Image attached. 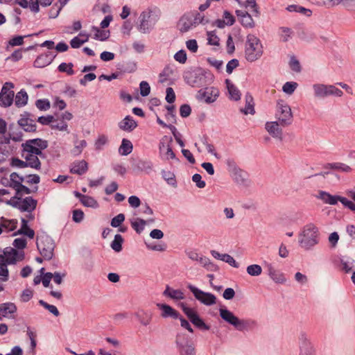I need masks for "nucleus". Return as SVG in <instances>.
<instances>
[{
  "instance_id": "f257e3e1",
  "label": "nucleus",
  "mask_w": 355,
  "mask_h": 355,
  "mask_svg": "<svg viewBox=\"0 0 355 355\" xmlns=\"http://www.w3.org/2000/svg\"><path fill=\"white\" fill-rule=\"evenodd\" d=\"M47 141L41 139H30L23 144L22 157L26 164L35 169H40L39 157H42V150L47 147Z\"/></svg>"
},
{
  "instance_id": "f03ea898",
  "label": "nucleus",
  "mask_w": 355,
  "mask_h": 355,
  "mask_svg": "<svg viewBox=\"0 0 355 355\" xmlns=\"http://www.w3.org/2000/svg\"><path fill=\"white\" fill-rule=\"evenodd\" d=\"M184 78L187 84L191 87H202L210 84L213 75L204 68H191L184 72Z\"/></svg>"
},
{
  "instance_id": "7ed1b4c3",
  "label": "nucleus",
  "mask_w": 355,
  "mask_h": 355,
  "mask_svg": "<svg viewBox=\"0 0 355 355\" xmlns=\"http://www.w3.org/2000/svg\"><path fill=\"white\" fill-rule=\"evenodd\" d=\"M209 20L205 18L197 11H191L184 13L179 19L178 23V30L184 33H187L193 28L196 27L198 24H206Z\"/></svg>"
},
{
  "instance_id": "20e7f679",
  "label": "nucleus",
  "mask_w": 355,
  "mask_h": 355,
  "mask_svg": "<svg viewBox=\"0 0 355 355\" xmlns=\"http://www.w3.org/2000/svg\"><path fill=\"white\" fill-rule=\"evenodd\" d=\"M299 242L302 248L309 250L319 242L318 228L313 223L306 225L300 236Z\"/></svg>"
},
{
  "instance_id": "39448f33",
  "label": "nucleus",
  "mask_w": 355,
  "mask_h": 355,
  "mask_svg": "<svg viewBox=\"0 0 355 355\" xmlns=\"http://www.w3.org/2000/svg\"><path fill=\"white\" fill-rule=\"evenodd\" d=\"M263 54V46L260 40L252 34L247 36L245 55L247 60L253 62L259 59Z\"/></svg>"
},
{
  "instance_id": "423d86ee",
  "label": "nucleus",
  "mask_w": 355,
  "mask_h": 355,
  "mask_svg": "<svg viewBox=\"0 0 355 355\" xmlns=\"http://www.w3.org/2000/svg\"><path fill=\"white\" fill-rule=\"evenodd\" d=\"M37 247L42 257H37L36 260L42 263V259L50 260L53 255L55 243L53 239L46 234L38 236L37 238Z\"/></svg>"
},
{
  "instance_id": "0eeeda50",
  "label": "nucleus",
  "mask_w": 355,
  "mask_h": 355,
  "mask_svg": "<svg viewBox=\"0 0 355 355\" xmlns=\"http://www.w3.org/2000/svg\"><path fill=\"white\" fill-rule=\"evenodd\" d=\"M318 198L320 199L324 203L331 205H336L338 202H340L342 205L355 213V203L349 200L345 197L340 196H334L328 192L320 191L318 192Z\"/></svg>"
},
{
  "instance_id": "6e6552de",
  "label": "nucleus",
  "mask_w": 355,
  "mask_h": 355,
  "mask_svg": "<svg viewBox=\"0 0 355 355\" xmlns=\"http://www.w3.org/2000/svg\"><path fill=\"white\" fill-rule=\"evenodd\" d=\"M220 315L225 321L233 325L239 331L248 329L254 323V322L251 320H242L239 319L230 311L226 309H220Z\"/></svg>"
},
{
  "instance_id": "1a4fd4ad",
  "label": "nucleus",
  "mask_w": 355,
  "mask_h": 355,
  "mask_svg": "<svg viewBox=\"0 0 355 355\" xmlns=\"http://www.w3.org/2000/svg\"><path fill=\"white\" fill-rule=\"evenodd\" d=\"M178 306L180 307L184 314L188 317L190 321L198 328L209 330V326L206 324L204 321L199 317L197 311L195 308H190L187 306L185 302H181L178 304Z\"/></svg>"
},
{
  "instance_id": "9d476101",
  "label": "nucleus",
  "mask_w": 355,
  "mask_h": 355,
  "mask_svg": "<svg viewBox=\"0 0 355 355\" xmlns=\"http://www.w3.org/2000/svg\"><path fill=\"white\" fill-rule=\"evenodd\" d=\"M314 95L316 97L324 98L327 96L335 95L341 96L343 92L334 85H326L323 84H314L313 85Z\"/></svg>"
},
{
  "instance_id": "9b49d317",
  "label": "nucleus",
  "mask_w": 355,
  "mask_h": 355,
  "mask_svg": "<svg viewBox=\"0 0 355 355\" xmlns=\"http://www.w3.org/2000/svg\"><path fill=\"white\" fill-rule=\"evenodd\" d=\"M21 197L16 196L10 199V203L24 211L31 212L35 209L37 206V201L35 200L31 197H27L24 199H21Z\"/></svg>"
},
{
  "instance_id": "f8f14e48",
  "label": "nucleus",
  "mask_w": 355,
  "mask_h": 355,
  "mask_svg": "<svg viewBox=\"0 0 355 355\" xmlns=\"http://www.w3.org/2000/svg\"><path fill=\"white\" fill-rule=\"evenodd\" d=\"M24 181V179L16 173H12L10 175L9 185L15 190L17 196H22L30 193V189L22 184Z\"/></svg>"
},
{
  "instance_id": "ddd939ff",
  "label": "nucleus",
  "mask_w": 355,
  "mask_h": 355,
  "mask_svg": "<svg viewBox=\"0 0 355 355\" xmlns=\"http://www.w3.org/2000/svg\"><path fill=\"white\" fill-rule=\"evenodd\" d=\"M188 288L193 294L195 297L201 303L207 306L216 304V297L214 295L209 293H205L191 284L188 286Z\"/></svg>"
},
{
  "instance_id": "4468645a",
  "label": "nucleus",
  "mask_w": 355,
  "mask_h": 355,
  "mask_svg": "<svg viewBox=\"0 0 355 355\" xmlns=\"http://www.w3.org/2000/svg\"><path fill=\"white\" fill-rule=\"evenodd\" d=\"M276 117L281 125H285L291 123L292 114L290 107L286 104L278 103Z\"/></svg>"
},
{
  "instance_id": "2eb2a0df",
  "label": "nucleus",
  "mask_w": 355,
  "mask_h": 355,
  "mask_svg": "<svg viewBox=\"0 0 355 355\" xmlns=\"http://www.w3.org/2000/svg\"><path fill=\"white\" fill-rule=\"evenodd\" d=\"M176 343L180 348V355H194V348L190 344L191 340L185 334H178Z\"/></svg>"
},
{
  "instance_id": "dca6fc26",
  "label": "nucleus",
  "mask_w": 355,
  "mask_h": 355,
  "mask_svg": "<svg viewBox=\"0 0 355 355\" xmlns=\"http://www.w3.org/2000/svg\"><path fill=\"white\" fill-rule=\"evenodd\" d=\"M24 258V254L22 251H17L13 248L6 250L3 255L0 256V261L6 264L15 263L17 261H22Z\"/></svg>"
},
{
  "instance_id": "f3484780",
  "label": "nucleus",
  "mask_w": 355,
  "mask_h": 355,
  "mask_svg": "<svg viewBox=\"0 0 355 355\" xmlns=\"http://www.w3.org/2000/svg\"><path fill=\"white\" fill-rule=\"evenodd\" d=\"M151 10L143 11L139 16V24L138 25V30L142 33H149L153 28L154 23L152 24L150 21L151 17Z\"/></svg>"
},
{
  "instance_id": "a211bd4d",
  "label": "nucleus",
  "mask_w": 355,
  "mask_h": 355,
  "mask_svg": "<svg viewBox=\"0 0 355 355\" xmlns=\"http://www.w3.org/2000/svg\"><path fill=\"white\" fill-rule=\"evenodd\" d=\"M8 87H12V84L6 83L0 94V103L5 107L10 106L13 102L14 92L10 90Z\"/></svg>"
},
{
  "instance_id": "6ab92c4d",
  "label": "nucleus",
  "mask_w": 355,
  "mask_h": 355,
  "mask_svg": "<svg viewBox=\"0 0 355 355\" xmlns=\"http://www.w3.org/2000/svg\"><path fill=\"white\" fill-rule=\"evenodd\" d=\"M56 57L55 51H48L40 55L34 62L33 67H47Z\"/></svg>"
},
{
  "instance_id": "aec40b11",
  "label": "nucleus",
  "mask_w": 355,
  "mask_h": 355,
  "mask_svg": "<svg viewBox=\"0 0 355 355\" xmlns=\"http://www.w3.org/2000/svg\"><path fill=\"white\" fill-rule=\"evenodd\" d=\"M199 95L206 103H213L218 96L219 91L215 87H206L199 91Z\"/></svg>"
},
{
  "instance_id": "412c9836",
  "label": "nucleus",
  "mask_w": 355,
  "mask_h": 355,
  "mask_svg": "<svg viewBox=\"0 0 355 355\" xmlns=\"http://www.w3.org/2000/svg\"><path fill=\"white\" fill-rule=\"evenodd\" d=\"M265 267L268 270V275L274 282L277 284H284L286 282V279L284 274L280 270L275 269L271 263H266Z\"/></svg>"
},
{
  "instance_id": "4be33fe9",
  "label": "nucleus",
  "mask_w": 355,
  "mask_h": 355,
  "mask_svg": "<svg viewBox=\"0 0 355 355\" xmlns=\"http://www.w3.org/2000/svg\"><path fill=\"white\" fill-rule=\"evenodd\" d=\"M235 12L242 26L246 28H253L254 26V21L248 12L236 10Z\"/></svg>"
},
{
  "instance_id": "5701e85b",
  "label": "nucleus",
  "mask_w": 355,
  "mask_h": 355,
  "mask_svg": "<svg viewBox=\"0 0 355 355\" xmlns=\"http://www.w3.org/2000/svg\"><path fill=\"white\" fill-rule=\"evenodd\" d=\"M36 118H31L30 116L21 118L18 123L26 132H35L37 128Z\"/></svg>"
},
{
  "instance_id": "b1692460",
  "label": "nucleus",
  "mask_w": 355,
  "mask_h": 355,
  "mask_svg": "<svg viewBox=\"0 0 355 355\" xmlns=\"http://www.w3.org/2000/svg\"><path fill=\"white\" fill-rule=\"evenodd\" d=\"M157 306L162 311V316L164 318L171 317L177 319L180 317V313L171 306L164 304H157Z\"/></svg>"
},
{
  "instance_id": "393cba45",
  "label": "nucleus",
  "mask_w": 355,
  "mask_h": 355,
  "mask_svg": "<svg viewBox=\"0 0 355 355\" xmlns=\"http://www.w3.org/2000/svg\"><path fill=\"white\" fill-rule=\"evenodd\" d=\"M164 295L169 297L174 300H182L185 298V295L183 291L180 289H173L168 286H166L164 291Z\"/></svg>"
},
{
  "instance_id": "a878e982",
  "label": "nucleus",
  "mask_w": 355,
  "mask_h": 355,
  "mask_svg": "<svg viewBox=\"0 0 355 355\" xmlns=\"http://www.w3.org/2000/svg\"><path fill=\"white\" fill-rule=\"evenodd\" d=\"M17 220L16 219H8L4 217L0 218V225L5 232H9L15 230L17 227Z\"/></svg>"
},
{
  "instance_id": "bb28decb",
  "label": "nucleus",
  "mask_w": 355,
  "mask_h": 355,
  "mask_svg": "<svg viewBox=\"0 0 355 355\" xmlns=\"http://www.w3.org/2000/svg\"><path fill=\"white\" fill-rule=\"evenodd\" d=\"M88 169L87 163L85 160L74 162L70 169L71 173L78 175H83L86 173Z\"/></svg>"
},
{
  "instance_id": "cd10ccee",
  "label": "nucleus",
  "mask_w": 355,
  "mask_h": 355,
  "mask_svg": "<svg viewBox=\"0 0 355 355\" xmlns=\"http://www.w3.org/2000/svg\"><path fill=\"white\" fill-rule=\"evenodd\" d=\"M76 196L80 199L81 203L88 207L97 208L98 207V202L92 197L83 195L78 192H76Z\"/></svg>"
},
{
  "instance_id": "c85d7f7f",
  "label": "nucleus",
  "mask_w": 355,
  "mask_h": 355,
  "mask_svg": "<svg viewBox=\"0 0 355 355\" xmlns=\"http://www.w3.org/2000/svg\"><path fill=\"white\" fill-rule=\"evenodd\" d=\"M225 83L230 98L234 101H239L241 98L239 89L229 79H226Z\"/></svg>"
},
{
  "instance_id": "c756f323",
  "label": "nucleus",
  "mask_w": 355,
  "mask_h": 355,
  "mask_svg": "<svg viewBox=\"0 0 355 355\" xmlns=\"http://www.w3.org/2000/svg\"><path fill=\"white\" fill-rule=\"evenodd\" d=\"M137 124L132 117L128 116L123 119L119 123V128L125 131H131L137 127Z\"/></svg>"
},
{
  "instance_id": "7c9ffc66",
  "label": "nucleus",
  "mask_w": 355,
  "mask_h": 355,
  "mask_svg": "<svg viewBox=\"0 0 355 355\" xmlns=\"http://www.w3.org/2000/svg\"><path fill=\"white\" fill-rule=\"evenodd\" d=\"M17 306L14 303L7 302L0 304V315L1 317H8L9 314L15 313Z\"/></svg>"
},
{
  "instance_id": "2f4dec72",
  "label": "nucleus",
  "mask_w": 355,
  "mask_h": 355,
  "mask_svg": "<svg viewBox=\"0 0 355 355\" xmlns=\"http://www.w3.org/2000/svg\"><path fill=\"white\" fill-rule=\"evenodd\" d=\"M10 136L7 132V123L3 120L0 119V144H9Z\"/></svg>"
},
{
  "instance_id": "473e14b6",
  "label": "nucleus",
  "mask_w": 355,
  "mask_h": 355,
  "mask_svg": "<svg viewBox=\"0 0 355 355\" xmlns=\"http://www.w3.org/2000/svg\"><path fill=\"white\" fill-rule=\"evenodd\" d=\"M312 5L324 7L326 8H332L338 6V0H306Z\"/></svg>"
},
{
  "instance_id": "72a5a7b5",
  "label": "nucleus",
  "mask_w": 355,
  "mask_h": 355,
  "mask_svg": "<svg viewBox=\"0 0 355 355\" xmlns=\"http://www.w3.org/2000/svg\"><path fill=\"white\" fill-rule=\"evenodd\" d=\"M245 108L241 109V112L245 114H254V103L253 98L251 95L247 94L245 95Z\"/></svg>"
},
{
  "instance_id": "f704fd0d",
  "label": "nucleus",
  "mask_w": 355,
  "mask_h": 355,
  "mask_svg": "<svg viewBox=\"0 0 355 355\" xmlns=\"http://www.w3.org/2000/svg\"><path fill=\"white\" fill-rule=\"evenodd\" d=\"M132 149L133 146L132 142L127 139H123L119 148V153L121 155H128L132 153Z\"/></svg>"
},
{
  "instance_id": "c9c22d12",
  "label": "nucleus",
  "mask_w": 355,
  "mask_h": 355,
  "mask_svg": "<svg viewBox=\"0 0 355 355\" xmlns=\"http://www.w3.org/2000/svg\"><path fill=\"white\" fill-rule=\"evenodd\" d=\"M266 129L273 137H280L282 135V130L279 127L277 122H268L266 124Z\"/></svg>"
},
{
  "instance_id": "e433bc0d",
  "label": "nucleus",
  "mask_w": 355,
  "mask_h": 355,
  "mask_svg": "<svg viewBox=\"0 0 355 355\" xmlns=\"http://www.w3.org/2000/svg\"><path fill=\"white\" fill-rule=\"evenodd\" d=\"M28 98L27 93L24 90H21L15 96V104L18 107H23L26 105Z\"/></svg>"
},
{
  "instance_id": "4c0bfd02",
  "label": "nucleus",
  "mask_w": 355,
  "mask_h": 355,
  "mask_svg": "<svg viewBox=\"0 0 355 355\" xmlns=\"http://www.w3.org/2000/svg\"><path fill=\"white\" fill-rule=\"evenodd\" d=\"M92 29L95 31V35L94 38L100 41H105L107 40L110 35V31L101 30L99 28L92 26Z\"/></svg>"
},
{
  "instance_id": "58836bf2",
  "label": "nucleus",
  "mask_w": 355,
  "mask_h": 355,
  "mask_svg": "<svg viewBox=\"0 0 355 355\" xmlns=\"http://www.w3.org/2000/svg\"><path fill=\"white\" fill-rule=\"evenodd\" d=\"M187 254L191 259L193 261H198L201 264L206 265L208 262V259L200 256L196 250H190L187 252Z\"/></svg>"
},
{
  "instance_id": "ea45409f",
  "label": "nucleus",
  "mask_w": 355,
  "mask_h": 355,
  "mask_svg": "<svg viewBox=\"0 0 355 355\" xmlns=\"http://www.w3.org/2000/svg\"><path fill=\"white\" fill-rule=\"evenodd\" d=\"M146 221L141 218H136L131 222L132 227L138 233L140 234L144 229Z\"/></svg>"
},
{
  "instance_id": "a19ab883",
  "label": "nucleus",
  "mask_w": 355,
  "mask_h": 355,
  "mask_svg": "<svg viewBox=\"0 0 355 355\" xmlns=\"http://www.w3.org/2000/svg\"><path fill=\"white\" fill-rule=\"evenodd\" d=\"M67 124L65 121H62L60 117H58L57 119L53 117V121L51 124V128L53 129H58L59 130H67Z\"/></svg>"
},
{
  "instance_id": "79ce46f5",
  "label": "nucleus",
  "mask_w": 355,
  "mask_h": 355,
  "mask_svg": "<svg viewBox=\"0 0 355 355\" xmlns=\"http://www.w3.org/2000/svg\"><path fill=\"white\" fill-rule=\"evenodd\" d=\"M20 232L30 239H33L35 236V232L28 226L27 222L25 220H22V225L20 229Z\"/></svg>"
},
{
  "instance_id": "37998d69",
  "label": "nucleus",
  "mask_w": 355,
  "mask_h": 355,
  "mask_svg": "<svg viewBox=\"0 0 355 355\" xmlns=\"http://www.w3.org/2000/svg\"><path fill=\"white\" fill-rule=\"evenodd\" d=\"M87 146V142L85 140H77L75 142L74 148L73 149V153L75 155H80L83 150Z\"/></svg>"
},
{
  "instance_id": "c03bdc74",
  "label": "nucleus",
  "mask_w": 355,
  "mask_h": 355,
  "mask_svg": "<svg viewBox=\"0 0 355 355\" xmlns=\"http://www.w3.org/2000/svg\"><path fill=\"white\" fill-rule=\"evenodd\" d=\"M123 238L120 234H116L112 241V248L116 252H120L122 250Z\"/></svg>"
},
{
  "instance_id": "a18cd8bd",
  "label": "nucleus",
  "mask_w": 355,
  "mask_h": 355,
  "mask_svg": "<svg viewBox=\"0 0 355 355\" xmlns=\"http://www.w3.org/2000/svg\"><path fill=\"white\" fill-rule=\"evenodd\" d=\"M338 267L340 270L345 272V273H348L350 271H352V270L353 268V262L341 259L340 261Z\"/></svg>"
},
{
  "instance_id": "49530a36",
  "label": "nucleus",
  "mask_w": 355,
  "mask_h": 355,
  "mask_svg": "<svg viewBox=\"0 0 355 355\" xmlns=\"http://www.w3.org/2000/svg\"><path fill=\"white\" fill-rule=\"evenodd\" d=\"M247 272L252 276H258L261 274L262 268L259 265L253 264L248 266Z\"/></svg>"
},
{
  "instance_id": "de8ad7c7",
  "label": "nucleus",
  "mask_w": 355,
  "mask_h": 355,
  "mask_svg": "<svg viewBox=\"0 0 355 355\" xmlns=\"http://www.w3.org/2000/svg\"><path fill=\"white\" fill-rule=\"evenodd\" d=\"M329 166H330L331 168H333V169H335L337 171H344V172H350L352 171V168L350 166H349L348 165L345 164L343 163H334V164H330Z\"/></svg>"
},
{
  "instance_id": "09e8293b",
  "label": "nucleus",
  "mask_w": 355,
  "mask_h": 355,
  "mask_svg": "<svg viewBox=\"0 0 355 355\" xmlns=\"http://www.w3.org/2000/svg\"><path fill=\"white\" fill-rule=\"evenodd\" d=\"M24 36L17 35L8 41L6 49L8 50L9 46H20L24 43Z\"/></svg>"
},
{
  "instance_id": "8fccbe9b",
  "label": "nucleus",
  "mask_w": 355,
  "mask_h": 355,
  "mask_svg": "<svg viewBox=\"0 0 355 355\" xmlns=\"http://www.w3.org/2000/svg\"><path fill=\"white\" fill-rule=\"evenodd\" d=\"M338 6L342 5L349 10H355V0H338Z\"/></svg>"
},
{
  "instance_id": "3c124183",
  "label": "nucleus",
  "mask_w": 355,
  "mask_h": 355,
  "mask_svg": "<svg viewBox=\"0 0 355 355\" xmlns=\"http://www.w3.org/2000/svg\"><path fill=\"white\" fill-rule=\"evenodd\" d=\"M36 107L42 111L48 110L51 105L50 102L47 99H39L35 102Z\"/></svg>"
},
{
  "instance_id": "603ef678",
  "label": "nucleus",
  "mask_w": 355,
  "mask_h": 355,
  "mask_svg": "<svg viewBox=\"0 0 355 355\" xmlns=\"http://www.w3.org/2000/svg\"><path fill=\"white\" fill-rule=\"evenodd\" d=\"M88 38H89L88 35H86V38L84 40H81L79 38L78 36H76L71 40V42H70L71 46L73 49L79 48L82 44H83L84 43L87 42Z\"/></svg>"
},
{
  "instance_id": "864d4df0",
  "label": "nucleus",
  "mask_w": 355,
  "mask_h": 355,
  "mask_svg": "<svg viewBox=\"0 0 355 355\" xmlns=\"http://www.w3.org/2000/svg\"><path fill=\"white\" fill-rule=\"evenodd\" d=\"M39 304L44 307L46 309L49 310L51 313H52L54 315L58 316L60 313L56 306L54 305H51L44 302L42 300H39Z\"/></svg>"
},
{
  "instance_id": "5fc2aeb1",
  "label": "nucleus",
  "mask_w": 355,
  "mask_h": 355,
  "mask_svg": "<svg viewBox=\"0 0 355 355\" xmlns=\"http://www.w3.org/2000/svg\"><path fill=\"white\" fill-rule=\"evenodd\" d=\"M297 87V83L295 82H287L283 86V91L288 94H291L294 92Z\"/></svg>"
},
{
  "instance_id": "6e6d98bb",
  "label": "nucleus",
  "mask_w": 355,
  "mask_h": 355,
  "mask_svg": "<svg viewBox=\"0 0 355 355\" xmlns=\"http://www.w3.org/2000/svg\"><path fill=\"white\" fill-rule=\"evenodd\" d=\"M33 296V291L30 288L25 289L20 295V300L23 302H28Z\"/></svg>"
},
{
  "instance_id": "4d7b16f0",
  "label": "nucleus",
  "mask_w": 355,
  "mask_h": 355,
  "mask_svg": "<svg viewBox=\"0 0 355 355\" xmlns=\"http://www.w3.org/2000/svg\"><path fill=\"white\" fill-rule=\"evenodd\" d=\"M8 276V270L7 264L4 262L0 261V279L1 281H6Z\"/></svg>"
},
{
  "instance_id": "13d9d810",
  "label": "nucleus",
  "mask_w": 355,
  "mask_h": 355,
  "mask_svg": "<svg viewBox=\"0 0 355 355\" xmlns=\"http://www.w3.org/2000/svg\"><path fill=\"white\" fill-rule=\"evenodd\" d=\"M137 316L139 318L140 322L144 325L148 324L151 320L150 315L143 311L138 312Z\"/></svg>"
},
{
  "instance_id": "bf43d9fd",
  "label": "nucleus",
  "mask_w": 355,
  "mask_h": 355,
  "mask_svg": "<svg viewBox=\"0 0 355 355\" xmlns=\"http://www.w3.org/2000/svg\"><path fill=\"white\" fill-rule=\"evenodd\" d=\"M124 220V215L123 214H119L112 219L111 225L114 227H119Z\"/></svg>"
},
{
  "instance_id": "052dcab7",
  "label": "nucleus",
  "mask_w": 355,
  "mask_h": 355,
  "mask_svg": "<svg viewBox=\"0 0 355 355\" xmlns=\"http://www.w3.org/2000/svg\"><path fill=\"white\" fill-rule=\"evenodd\" d=\"M174 58L180 64H184L187 60V53L184 50L178 51L175 55Z\"/></svg>"
},
{
  "instance_id": "680f3d73",
  "label": "nucleus",
  "mask_w": 355,
  "mask_h": 355,
  "mask_svg": "<svg viewBox=\"0 0 355 355\" xmlns=\"http://www.w3.org/2000/svg\"><path fill=\"white\" fill-rule=\"evenodd\" d=\"M223 17L227 26H232L234 24L235 18L229 11L225 10Z\"/></svg>"
},
{
  "instance_id": "e2e57ef3",
  "label": "nucleus",
  "mask_w": 355,
  "mask_h": 355,
  "mask_svg": "<svg viewBox=\"0 0 355 355\" xmlns=\"http://www.w3.org/2000/svg\"><path fill=\"white\" fill-rule=\"evenodd\" d=\"M150 92L149 84L146 81H142L140 83V93L143 96H146Z\"/></svg>"
},
{
  "instance_id": "0e129e2a",
  "label": "nucleus",
  "mask_w": 355,
  "mask_h": 355,
  "mask_svg": "<svg viewBox=\"0 0 355 355\" xmlns=\"http://www.w3.org/2000/svg\"><path fill=\"white\" fill-rule=\"evenodd\" d=\"M223 261L234 268H237L239 266V263L234 260V259L227 254H224L223 255Z\"/></svg>"
},
{
  "instance_id": "69168bd1",
  "label": "nucleus",
  "mask_w": 355,
  "mask_h": 355,
  "mask_svg": "<svg viewBox=\"0 0 355 355\" xmlns=\"http://www.w3.org/2000/svg\"><path fill=\"white\" fill-rule=\"evenodd\" d=\"M171 68H164V71L159 74V81L162 83L171 80L172 78L169 76Z\"/></svg>"
},
{
  "instance_id": "338daca9",
  "label": "nucleus",
  "mask_w": 355,
  "mask_h": 355,
  "mask_svg": "<svg viewBox=\"0 0 355 355\" xmlns=\"http://www.w3.org/2000/svg\"><path fill=\"white\" fill-rule=\"evenodd\" d=\"M60 11H61V8H58V6L57 3L54 4L49 11V18H51V19L56 18L59 15Z\"/></svg>"
},
{
  "instance_id": "774afa93",
  "label": "nucleus",
  "mask_w": 355,
  "mask_h": 355,
  "mask_svg": "<svg viewBox=\"0 0 355 355\" xmlns=\"http://www.w3.org/2000/svg\"><path fill=\"white\" fill-rule=\"evenodd\" d=\"M166 100L168 103H172L175 100V92L171 87H168L166 89Z\"/></svg>"
}]
</instances>
